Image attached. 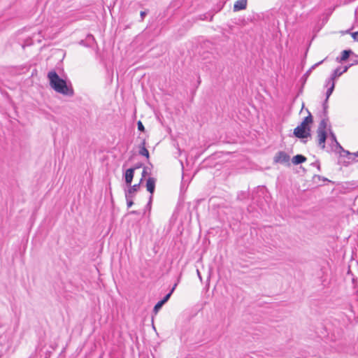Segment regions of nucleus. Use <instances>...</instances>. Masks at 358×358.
I'll return each instance as SVG.
<instances>
[{
  "label": "nucleus",
  "mask_w": 358,
  "mask_h": 358,
  "mask_svg": "<svg viewBox=\"0 0 358 358\" xmlns=\"http://www.w3.org/2000/svg\"><path fill=\"white\" fill-rule=\"evenodd\" d=\"M50 85L57 92L65 96H72L74 94L71 84H67L66 81L61 78L55 71H50L48 73Z\"/></svg>",
  "instance_id": "nucleus-1"
},
{
  "label": "nucleus",
  "mask_w": 358,
  "mask_h": 358,
  "mask_svg": "<svg viewBox=\"0 0 358 358\" xmlns=\"http://www.w3.org/2000/svg\"><path fill=\"white\" fill-rule=\"evenodd\" d=\"M326 120H322L319 124L318 128L317 129V145L318 146L324 150L325 148V142L327 138V132L326 127Z\"/></svg>",
  "instance_id": "nucleus-2"
},
{
  "label": "nucleus",
  "mask_w": 358,
  "mask_h": 358,
  "mask_svg": "<svg viewBox=\"0 0 358 358\" xmlns=\"http://www.w3.org/2000/svg\"><path fill=\"white\" fill-rule=\"evenodd\" d=\"M310 132V126L304 124L303 122H301V124L294 129L293 134L298 138L303 139L310 137L311 136Z\"/></svg>",
  "instance_id": "nucleus-3"
},
{
  "label": "nucleus",
  "mask_w": 358,
  "mask_h": 358,
  "mask_svg": "<svg viewBox=\"0 0 358 358\" xmlns=\"http://www.w3.org/2000/svg\"><path fill=\"white\" fill-rule=\"evenodd\" d=\"M290 160L289 155L284 151L278 152L273 157L274 163L279 164H288L289 165V162Z\"/></svg>",
  "instance_id": "nucleus-4"
},
{
  "label": "nucleus",
  "mask_w": 358,
  "mask_h": 358,
  "mask_svg": "<svg viewBox=\"0 0 358 358\" xmlns=\"http://www.w3.org/2000/svg\"><path fill=\"white\" fill-rule=\"evenodd\" d=\"M141 181L138 184H135L134 185H130L128 186V189L124 190L125 197H134L135 194L139 190Z\"/></svg>",
  "instance_id": "nucleus-5"
},
{
  "label": "nucleus",
  "mask_w": 358,
  "mask_h": 358,
  "mask_svg": "<svg viewBox=\"0 0 358 358\" xmlns=\"http://www.w3.org/2000/svg\"><path fill=\"white\" fill-rule=\"evenodd\" d=\"M135 170H136V168H130V169H128L124 173V180H125V182L127 186H130V185L132 182V180H133L134 176Z\"/></svg>",
  "instance_id": "nucleus-6"
},
{
  "label": "nucleus",
  "mask_w": 358,
  "mask_h": 358,
  "mask_svg": "<svg viewBox=\"0 0 358 358\" xmlns=\"http://www.w3.org/2000/svg\"><path fill=\"white\" fill-rule=\"evenodd\" d=\"M157 179L152 177H149L146 181V189L150 192V195H153L155 190V184Z\"/></svg>",
  "instance_id": "nucleus-7"
},
{
  "label": "nucleus",
  "mask_w": 358,
  "mask_h": 358,
  "mask_svg": "<svg viewBox=\"0 0 358 358\" xmlns=\"http://www.w3.org/2000/svg\"><path fill=\"white\" fill-rule=\"evenodd\" d=\"M248 4V0H238L236 1L234 5V11L237 12L241 10H244L246 8Z\"/></svg>",
  "instance_id": "nucleus-8"
},
{
  "label": "nucleus",
  "mask_w": 358,
  "mask_h": 358,
  "mask_svg": "<svg viewBox=\"0 0 358 358\" xmlns=\"http://www.w3.org/2000/svg\"><path fill=\"white\" fill-rule=\"evenodd\" d=\"M343 72H341V68H336L335 70H334L330 78L326 81V85H329L330 84V82H334L335 79L341 76Z\"/></svg>",
  "instance_id": "nucleus-9"
},
{
  "label": "nucleus",
  "mask_w": 358,
  "mask_h": 358,
  "mask_svg": "<svg viewBox=\"0 0 358 358\" xmlns=\"http://www.w3.org/2000/svg\"><path fill=\"white\" fill-rule=\"evenodd\" d=\"M138 153L140 155L145 157L147 159H149L150 155L148 149L145 148V141L143 140L142 143L139 145V150Z\"/></svg>",
  "instance_id": "nucleus-10"
},
{
  "label": "nucleus",
  "mask_w": 358,
  "mask_h": 358,
  "mask_svg": "<svg viewBox=\"0 0 358 358\" xmlns=\"http://www.w3.org/2000/svg\"><path fill=\"white\" fill-rule=\"evenodd\" d=\"M306 157L302 155H296L292 159V162L294 165L301 164L306 161Z\"/></svg>",
  "instance_id": "nucleus-11"
},
{
  "label": "nucleus",
  "mask_w": 358,
  "mask_h": 358,
  "mask_svg": "<svg viewBox=\"0 0 358 358\" xmlns=\"http://www.w3.org/2000/svg\"><path fill=\"white\" fill-rule=\"evenodd\" d=\"M153 168V165L152 163L148 162V166H144L143 170L142 171V178L141 179V182H142L143 178L146 176H150L152 174L151 171Z\"/></svg>",
  "instance_id": "nucleus-12"
},
{
  "label": "nucleus",
  "mask_w": 358,
  "mask_h": 358,
  "mask_svg": "<svg viewBox=\"0 0 358 358\" xmlns=\"http://www.w3.org/2000/svg\"><path fill=\"white\" fill-rule=\"evenodd\" d=\"M331 151L335 153L338 154L339 155L343 153V151L345 150L341 145L339 143H336V144L330 145Z\"/></svg>",
  "instance_id": "nucleus-13"
},
{
  "label": "nucleus",
  "mask_w": 358,
  "mask_h": 358,
  "mask_svg": "<svg viewBox=\"0 0 358 358\" xmlns=\"http://www.w3.org/2000/svg\"><path fill=\"white\" fill-rule=\"evenodd\" d=\"M353 54V52L351 50H344L342 52H341V58L339 59L338 57H337V61L338 62H343V61H345L347 60L349 57Z\"/></svg>",
  "instance_id": "nucleus-14"
},
{
  "label": "nucleus",
  "mask_w": 358,
  "mask_h": 358,
  "mask_svg": "<svg viewBox=\"0 0 358 358\" xmlns=\"http://www.w3.org/2000/svg\"><path fill=\"white\" fill-rule=\"evenodd\" d=\"M326 59L315 64L314 65H313L305 73L304 75L303 76V78L304 79V81L306 80V79L308 78V77L310 76V73L312 72L313 69H314L316 66H318L319 65H320L321 64L323 63V62Z\"/></svg>",
  "instance_id": "nucleus-15"
},
{
  "label": "nucleus",
  "mask_w": 358,
  "mask_h": 358,
  "mask_svg": "<svg viewBox=\"0 0 358 358\" xmlns=\"http://www.w3.org/2000/svg\"><path fill=\"white\" fill-rule=\"evenodd\" d=\"M164 305V303L161 300L159 301H158L154 306V308L152 310L153 314L155 315H156Z\"/></svg>",
  "instance_id": "nucleus-16"
},
{
  "label": "nucleus",
  "mask_w": 358,
  "mask_h": 358,
  "mask_svg": "<svg viewBox=\"0 0 358 358\" xmlns=\"http://www.w3.org/2000/svg\"><path fill=\"white\" fill-rule=\"evenodd\" d=\"M329 85H330V86L327 89V92H326V98H327V99L329 98V96L331 95V94L333 93V92L334 90L335 82H330V84Z\"/></svg>",
  "instance_id": "nucleus-17"
},
{
  "label": "nucleus",
  "mask_w": 358,
  "mask_h": 358,
  "mask_svg": "<svg viewBox=\"0 0 358 358\" xmlns=\"http://www.w3.org/2000/svg\"><path fill=\"white\" fill-rule=\"evenodd\" d=\"M308 113V115L305 117L301 122H303L304 124L310 125L313 123V117L311 113L307 110Z\"/></svg>",
  "instance_id": "nucleus-18"
},
{
  "label": "nucleus",
  "mask_w": 358,
  "mask_h": 358,
  "mask_svg": "<svg viewBox=\"0 0 358 358\" xmlns=\"http://www.w3.org/2000/svg\"><path fill=\"white\" fill-rule=\"evenodd\" d=\"M178 203L176 205V209L170 219V223L171 224H174L177 219H178Z\"/></svg>",
  "instance_id": "nucleus-19"
},
{
  "label": "nucleus",
  "mask_w": 358,
  "mask_h": 358,
  "mask_svg": "<svg viewBox=\"0 0 358 358\" xmlns=\"http://www.w3.org/2000/svg\"><path fill=\"white\" fill-rule=\"evenodd\" d=\"M176 286L177 283H175L174 286L171 289V291L168 294H166L165 296L161 300L164 303V304H165L169 301Z\"/></svg>",
  "instance_id": "nucleus-20"
},
{
  "label": "nucleus",
  "mask_w": 358,
  "mask_h": 358,
  "mask_svg": "<svg viewBox=\"0 0 358 358\" xmlns=\"http://www.w3.org/2000/svg\"><path fill=\"white\" fill-rule=\"evenodd\" d=\"M339 156H340V157H346L350 160L355 159V158L352 157V153L346 150L345 151H343V153L341 154Z\"/></svg>",
  "instance_id": "nucleus-21"
},
{
  "label": "nucleus",
  "mask_w": 358,
  "mask_h": 358,
  "mask_svg": "<svg viewBox=\"0 0 358 358\" xmlns=\"http://www.w3.org/2000/svg\"><path fill=\"white\" fill-rule=\"evenodd\" d=\"M329 130L330 138L331 141V145L336 144V143H338L336 139V136L335 134L331 130L330 128L329 129Z\"/></svg>",
  "instance_id": "nucleus-22"
},
{
  "label": "nucleus",
  "mask_w": 358,
  "mask_h": 358,
  "mask_svg": "<svg viewBox=\"0 0 358 358\" xmlns=\"http://www.w3.org/2000/svg\"><path fill=\"white\" fill-rule=\"evenodd\" d=\"M322 120H326V127H327V123L329 122V117H328V109H326L325 110H322Z\"/></svg>",
  "instance_id": "nucleus-23"
},
{
  "label": "nucleus",
  "mask_w": 358,
  "mask_h": 358,
  "mask_svg": "<svg viewBox=\"0 0 358 358\" xmlns=\"http://www.w3.org/2000/svg\"><path fill=\"white\" fill-rule=\"evenodd\" d=\"M248 196V193L246 192H241V193H239L237 196V199L238 200H243V199H246Z\"/></svg>",
  "instance_id": "nucleus-24"
},
{
  "label": "nucleus",
  "mask_w": 358,
  "mask_h": 358,
  "mask_svg": "<svg viewBox=\"0 0 358 358\" xmlns=\"http://www.w3.org/2000/svg\"><path fill=\"white\" fill-rule=\"evenodd\" d=\"M127 201V205L128 208H131L134 204L133 199L134 197H125Z\"/></svg>",
  "instance_id": "nucleus-25"
},
{
  "label": "nucleus",
  "mask_w": 358,
  "mask_h": 358,
  "mask_svg": "<svg viewBox=\"0 0 358 358\" xmlns=\"http://www.w3.org/2000/svg\"><path fill=\"white\" fill-rule=\"evenodd\" d=\"M312 166L317 167L318 171H321L320 162L319 160L315 161V162L311 164Z\"/></svg>",
  "instance_id": "nucleus-26"
},
{
  "label": "nucleus",
  "mask_w": 358,
  "mask_h": 358,
  "mask_svg": "<svg viewBox=\"0 0 358 358\" xmlns=\"http://www.w3.org/2000/svg\"><path fill=\"white\" fill-rule=\"evenodd\" d=\"M328 100H329V99L326 98L322 103L323 110H325L326 109H328V108H329Z\"/></svg>",
  "instance_id": "nucleus-27"
},
{
  "label": "nucleus",
  "mask_w": 358,
  "mask_h": 358,
  "mask_svg": "<svg viewBox=\"0 0 358 358\" xmlns=\"http://www.w3.org/2000/svg\"><path fill=\"white\" fill-rule=\"evenodd\" d=\"M138 129L141 131H144L145 127L143 124V123L141 121H138L137 123Z\"/></svg>",
  "instance_id": "nucleus-28"
},
{
  "label": "nucleus",
  "mask_w": 358,
  "mask_h": 358,
  "mask_svg": "<svg viewBox=\"0 0 358 358\" xmlns=\"http://www.w3.org/2000/svg\"><path fill=\"white\" fill-rule=\"evenodd\" d=\"M148 12L146 10L141 11L140 13L141 15V21H143L144 20L145 16L147 15Z\"/></svg>",
  "instance_id": "nucleus-29"
},
{
  "label": "nucleus",
  "mask_w": 358,
  "mask_h": 358,
  "mask_svg": "<svg viewBox=\"0 0 358 358\" xmlns=\"http://www.w3.org/2000/svg\"><path fill=\"white\" fill-rule=\"evenodd\" d=\"M352 37L355 41H358V31L352 33Z\"/></svg>",
  "instance_id": "nucleus-30"
},
{
  "label": "nucleus",
  "mask_w": 358,
  "mask_h": 358,
  "mask_svg": "<svg viewBox=\"0 0 358 358\" xmlns=\"http://www.w3.org/2000/svg\"><path fill=\"white\" fill-rule=\"evenodd\" d=\"M152 201V195H150V198H149L148 203V204H147V206H148L149 208H151Z\"/></svg>",
  "instance_id": "nucleus-31"
},
{
  "label": "nucleus",
  "mask_w": 358,
  "mask_h": 358,
  "mask_svg": "<svg viewBox=\"0 0 358 358\" xmlns=\"http://www.w3.org/2000/svg\"><path fill=\"white\" fill-rule=\"evenodd\" d=\"M352 65V64H350L349 66H344V67L343 68V70H341V72H343V73H345V72H346V71H348V69H349V67H350V66H351Z\"/></svg>",
  "instance_id": "nucleus-32"
},
{
  "label": "nucleus",
  "mask_w": 358,
  "mask_h": 358,
  "mask_svg": "<svg viewBox=\"0 0 358 358\" xmlns=\"http://www.w3.org/2000/svg\"><path fill=\"white\" fill-rule=\"evenodd\" d=\"M342 164H343V165L344 166H348L349 165L350 162H349L344 161V162H342Z\"/></svg>",
  "instance_id": "nucleus-33"
},
{
  "label": "nucleus",
  "mask_w": 358,
  "mask_h": 358,
  "mask_svg": "<svg viewBox=\"0 0 358 358\" xmlns=\"http://www.w3.org/2000/svg\"><path fill=\"white\" fill-rule=\"evenodd\" d=\"M87 38H89V40L94 41V36H93L92 35H91V34H89V35L87 36Z\"/></svg>",
  "instance_id": "nucleus-34"
},
{
  "label": "nucleus",
  "mask_w": 358,
  "mask_h": 358,
  "mask_svg": "<svg viewBox=\"0 0 358 358\" xmlns=\"http://www.w3.org/2000/svg\"><path fill=\"white\" fill-rule=\"evenodd\" d=\"M173 145H174L177 149H178V150H179V148H178V143L176 141H174Z\"/></svg>",
  "instance_id": "nucleus-35"
},
{
  "label": "nucleus",
  "mask_w": 358,
  "mask_h": 358,
  "mask_svg": "<svg viewBox=\"0 0 358 358\" xmlns=\"http://www.w3.org/2000/svg\"><path fill=\"white\" fill-rule=\"evenodd\" d=\"M141 166V164H137L134 168H136V169L140 168Z\"/></svg>",
  "instance_id": "nucleus-36"
},
{
  "label": "nucleus",
  "mask_w": 358,
  "mask_h": 358,
  "mask_svg": "<svg viewBox=\"0 0 358 358\" xmlns=\"http://www.w3.org/2000/svg\"><path fill=\"white\" fill-rule=\"evenodd\" d=\"M358 157V154H357V152H355V153H352V157Z\"/></svg>",
  "instance_id": "nucleus-37"
},
{
  "label": "nucleus",
  "mask_w": 358,
  "mask_h": 358,
  "mask_svg": "<svg viewBox=\"0 0 358 358\" xmlns=\"http://www.w3.org/2000/svg\"><path fill=\"white\" fill-rule=\"evenodd\" d=\"M322 178V180H323V181H329V180L327 178H324V177H323V178Z\"/></svg>",
  "instance_id": "nucleus-38"
},
{
  "label": "nucleus",
  "mask_w": 358,
  "mask_h": 358,
  "mask_svg": "<svg viewBox=\"0 0 358 358\" xmlns=\"http://www.w3.org/2000/svg\"><path fill=\"white\" fill-rule=\"evenodd\" d=\"M355 64H358V61H355Z\"/></svg>",
  "instance_id": "nucleus-39"
},
{
  "label": "nucleus",
  "mask_w": 358,
  "mask_h": 358,
  "mask_svg": "<svg viewBox=\"0 0 358 358\" xmlns=\"http://www.w3.org/2000/svg\"><path fill=\"white\" fill-rule=\"evenodd\" d=\"M357 154H358V150H357Z\"/></svg>",
  "instance_id": "nucleus-40"
}]
</instances>
